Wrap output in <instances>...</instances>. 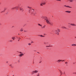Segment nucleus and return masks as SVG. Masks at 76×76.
I'll return each mask as SVG.
<instances>
[{
  "label": "nucleus",
  "mask_w": 76,
  "mask_h": 76,
  "mask_svg": "<svg viewBox=\"0 0 76 76\" xmlns=\"http://www.w3.org/2000/svg\"><path fill=\"white\" fill-rule=\"evenodd\" d=\"M45 20L46 22L48 24L50 25H53V23L50 22L48 20V19L47 17H46V18H45Z\"/></svg>",
  "instance_id": "nucleus-1"
},
{
  "label": "nucleus",
  "mask_w": 76,
  "mask_h": 76,
  "mask_svg": "<svg viewBox=\"0 0 76 76\" xmlns=\"http://www.w3.org/2000/svg\"><path fill=\"white\" fill-rule=\"evenodd\" d=\"M60 30L58 29L57 30L55 31V33L57 35L59 34V32H60Z\"/></svg>",
  "instance_id": "nucleus-2"
},
{
  "label": "nucleus",
  "mask_w": 76,
  "mask_h": 76,
  "mask_svg": "<svg viewBox=\"0 0 76 76\" xmlns=\"http://www.w3.org/2000/svg\"><path fill=\"white\" fill-rule=\"evenodd\" d=\"M32 10H31V11H30V10L29 11V13H30L31 15H33V12H34V10L33 9H32Z\"/></svg>",
  "instance_id": "nucleus-3"
},
{
  "label": "nucleus",
  "mask_w": 76,
  "mask_h": 76,
  "mask_svg": "<svg viewBox=\"0 0 76 76\" xmlns=\"http://www.w3.org/2000/svg\"><path fill=\"white\" fill-rule=\"evenodd\" d=\"M36 14H37V12H35L34 13V12H33V14L34 16H36Z\"/></svg>",
  "instance_id": "nucleus-4"
},
{
  "label": "nucleus",
  "mask_w": 76,
  "mask_h": 76,
  "mask_svg": "<svg viewBox=\"0 0 76 76\" xmlns=\"http://www.w3.org/2000/svg\"><path fill=\"white\" fill-rule=\"evenodd\" d=\"M38 72V70H35L34 71V73H37Z\"/></svg>",
  "instance_id": "nucleus-5"
},
{
  "label": "nucleus",
  "mask_w": 76,
  "mask_h": 76,
  "mask_svg": "<svg viewBox=\"0 0 76 76\" xmlns=\"http://www.w3.org/2000/svg\"><path fill=\"white\" fill-rule=\"evenodd\" d=\"M20 10H22V12H23V8H20Z\"/></svg>",
  "instance_id": "nucleus-6"
},
{
  "label": "nucleus",
  "mask_w": 76,
  "mask_h": 76,
  "mask_svg": "<svg viewBox=\"0 0 76 76\" xmlns=\"http://www.w3.org/2000/svg\"><path fill=\"white\" fill-rule=\"evenodd\" d=\"M65 7H69V8H72V7H70L69 6H66V5H64Z\"/></svg>",
  "instance_id": "nucleus-7"
},
{
  "label": "nucleus",
  "mask_w": 76,
  "mask_h": 76,
  "mask_svg": "<svg viewBox=\"0 0 76 76\" xmlns=\"http://www.w3.org/2000/svg\"><path fill=\"white\" fill-rule=\"evenodd\" d=\"M18 8H19V6L16 7H15V9H16V10H18Z\"/></svg>",
  "instance_id": "nucleus-8"
},
{
  "label": "nucleus",
  "mask_w": 76,
  "mask_h": 76,
  "mask_svg": "<svg viewBox=\"0 0 76 76\" xmlns=\"http://www.w3.org/2000/svg\"><path fill=\"white\" fill-rule=\"evenodd\" d=\"M22 56H23V54H22V53L20 54V57H22Z\"/></svg>",
  "instance_id": "nucleus-9"
},
{
  "label": "nucleus",
  "mask_w": 76,
  "mask_h": 76,
  "mask_svg": "<svg viewBox=\"0 0 76 76\" xmlns=\"http://www.w3.org/2000/svg\"><path fill=\"white\" fill-rule=\"evenodd\" d=\"M58 63H60V62H61V60H58L57 61Z\"/></svg>",
  "instance_id": "nucleus-10"
},
{
  "label": "nucleus",
  "mask_w": 76,
  "mask_h": 76,
  "mask_svg": "<svg viewBox=\"0 0 76 76\" xmlns=\"http://www.w3.org/2000/svg\"><path fill=\"white\" fill-rule=\"evenodd\" d=\"M45 28V25L43 27H42V29L44 28Z\"/></svg>",
  "instance_id": "nucleus-11"
},
{
  "label": "nucleus",
  "mask_w": 76,
  "mask_h": 76,
  "mask_svg": "<svg viewBox=\"0 0 76 76\" xmlns=\"http://www.w3.org/2000/svg\"><path fill=\"white\" fill-rule=\"evenodd\" d=\"M61 28H63V29H64V28L66 29V28L65 27H64V26H62V27Z\"/></svg>",
  "instance_id": "nucleus-12"
},
{
  "label": "nucleus",
  "mask_w": 76,
  "mask_h": 76,
  "mask_svg": "<svg viewBox=\"0 0 76 76\" xmlns=\"http://www.w3.org/2000/svg\"><path fill=\"white\" fill-rule=\"evenodd\" d=\"M71 25H72V26H76V25L74 24H71Z\"/></svg>",
  "instance_id": "nucleus-13"
},
{
  "label": "nucleus",
  "mask_w": 76,
  "mask_h": 76,
  "mask_svg": "<svg viewBox=\"0 0 76 76\" xmlns=\"http://www.w3.org/2000/svg\"><path fill=\"white\" fill-rule=\"evenodd\" d=\"M65 12H67V13H70L71 12L69 11H65Z\"/></svg>",
  "instance_id": "nucleus-14"
},
{
  "label": "nucleus",
  "mask_w": 76,
  "mask_h": 76,
  "mask_svg": "<svg viewBox=\"0 0 76 76\" xmlns=\"http://www.w3.org/2000/svg\"><path fill=\"white\" fill-rule=\"evenodd\" d=\"M12 39H13V40H14L15 39V37H12Z\"/></svg>",
  "instance_id": "nucleus-15"
},
{
  "label": "nucleus",
  "mask_w": 76,
  "mask_h": 76,
  "mask_svg": "<svg viewBox=\"0 0 76 76\" xmlns=\"http://www.w3.org/2000/svg\"><path fill=\"white\" fill-rule=\"evenodd\" d=\"M59 72H60V73H61V75H62V72H61V70H59Z\"/></svg>",
  "instance_id": "nucleus-16"
},
{
  "label": "nucleus",
  "mask_w": 76,
  "mask_h": 76,
  "mask_svg": "<svg viewBox=\"0 0 76 76\" xmlns=\"http://www.w3.org/2000/svg\"><path fill=\"white\" fill-rule=\"evenodd\" d=\"M76 45L75 44H73L72 45V46H76Z\"/></svg>",
  "instance_id": "nucleus-17"
},
{
  "label": "nucleus",
  "mask_w": 76,
  "mask_h": 76,
  "mask_svg": "<svg viewBox=\"0 0 76 76\" xmlns=\"http://www.w3.org/2000/svg\"><path fill=\"white\" fill-rule=\"evenodd\" d=\"M51 47V46H50V45H49V46H46V47Z\"/></svg>",
  "instance_id": "nucleus-18"
},
{
  "label": "nucleus",
  "mask_w": 76,
  "mask_h": 76,
  "mask_svg": "<svg viewBox=\"0 0 76 76\" xmlns=\"http://www.w3.org/2000/svg\"><path fill=\"white\" fill-rule=\"evenodd\" d=\"M23 28H21L20 30V31H23Z\"/></svg>",
  "instance_id": "nucleus-19"
},
{
  "label": "nucleus",
  "mask_w": 76,
  "mask_h": 76,
  "mask_svg": "<svg viewBox=\"0 0 76 76\" xmlns=\"http://www.w3.org/2000/svg\"><path fill=\"white\" fill-rule=\"evenodd\" d=\"M16 9V8H15V7L12 8V10H14V9Z\"/></svg>",
  "instance_id": "nucleus-20"
},
{
  "label": "nucleus",
  "mask_w": 76,
  "mask_h": 76,
  "mask_svg": "<svg viewBox=\"0 0 76 76\" xmlns=\"http://www.w3.org/2000/svg\"><path fill=\"white\" fill-rule=\"evenodd\" d=\"M34 71H33L32 72V75H34Z\"/></svg>",
  "instance_id": "nucleus-21"
},
{
  "label": "nucleus",
  "mask_w": 76,
  "mask_h": 76,
  "mask_svg": "<svg viewBox=\"0 0 76 76\" xmlns=\"http://www.w3.org/2000/svg\"><path fill=\"white\" fill-rule=\"evenodd\" d=\"M38 25H39V26H41V27H42V25H40V24H38Z\"/></svg>",
  "instance_id": "nucleus-22"
},
{
  "label": "nucleus",
  "mask_w": 76,
  "mask_h": 76,
  "mask_svg": "<svg viewBox=\"0 0 76 76\" xmlns=\"http://www.w3.org/2000/svg\"><path fill=\"white\" fill-rule=\"evenodd\" d=\"M42 4H43L44 5V4H45V2L43 3H42Z\"/></svg>",
  "instance_id": "nucleus-23"
},
{
  "label": "nucleus",
  "mask_w": 76,
  "mask_h": 76,
  "mask_svg": "<svg viewBox=\"0 0 76 76\" xmlns=\"http://www.w3.org/2000/svg\"><path fill=\"white\" fill-rule=\"evenodd\" d=\"M39 36H40V37H44V36L42 35H40Z\"/></svg>",
  "instance_id": "nucleus-24"
},
{
  "label": "nucleus",
  "mask_w": 76,
  "mask_h": 76,
  "mask_svg": "<svg viewBox=\"0 0 76 76\" xmlns=\"http://www.w3.org/2000/svg\"><path fill=\"white\" fill-rule=\"evenodd\" d=\"M44 44H45V45H47V43L45 42H44Z\"/></svg>",
  "instance_id": "nucleus-25"
},
{
  "label": "nucleus",
  "mask_w": 76,
  "mask_h": 76,
  "mask_svg": "<svg viewBox=\"0 0 76 76\" xmlns=\"http://www.w3.org/2000/svg\"><path fill=\"white\" fill-rule=\"evenodd\" d=\"M42 4H42V3H41V4H40L41 6H43V5Z\"/></svg>",
  "instance_id": "nucleus-26"
},
{
  "label": "nucleus",
  "mask_w": 76,
  "mask_h": 76,
  "mask_svg": "<svg viewBox=\"0 0 76 76\" xmlns=\"http://www.w3.org/2000/svg\"><path fill=\"white\" fill-rule=\"evenodd\" d=\"M10 67H12V65H10Z\"/></svg>",
  "instance_id": "nucleus-27"
},
{
  "label": "nucleus",
  "mask_w": 76,
  "mask_h": 76,
  "mask_svg": "<svg viewBox=\"0 0 76 76\" xmlns=\"http://www.w3.org/2000/svg\"><path fill=\"white\" fill-rule=\"evenodd\" d=\"M57 1H61V0H56Z\"/></svg>",
  "instance_id": "nucleus-28"
},
{
  "label": "nucleus",
  "mask_w": 76,
  "mask_h": 76,
  "mask_svg": "<svg viewBox=\"0 0 76 76\" xmlns=\"http://www.w3.org/2000/svg\"><path fill=\"white\" fill-rule=\"evenodd\" d=\"M31 44L30 43H29L28 44V45H31Z\"/></svg>",
  "instance_id": "nucleus-29"
},
{
  "label": "nucleus",
  "mask_w": 76,
  "mask_h": 76,
  "mask_svg": "<svg viewBox=\"0 0 76 76\" xmlns=\"http://www.w3.org/2000/svg\"><path fill=\"white\" fill-rule=\"evenodd\" d=\"M70 1H71V2H73V0H71Z\"/></svg>",
  "instance_id": "nucleus-30"
},
{
  "label": "nucleus",
  "mask_w": 76,
  "mask_h": 76,
  "mask_svg": "<svg viewBox=\"0 0 76 76\" xmlns=\"http://www.w3.org/2000/svg\"><path fill=\"white\" fill-rule=\"evenodd\" d=\"M28 8H29V9H30V7H28Z\"/></svg>",
  "instance_id": "nucleus-31"
},
{
  "label": "nucleus",
  "mask_w": 76,
  "mask_h": 76,
  "mask_svg": "<svg viewBox=\"0 0 76 76\" xmlns=\"http://www.w3.org/2000/svg\"><path fill=\"white\" fill-rule=\"evenodd\" d=\"M19 53H20L21 54H22V53L21 52H19Z\"/></svg>",
  "instance_id": "nucleus-32"
},
{
  "label": "nucleus",
  "mask_w": 76,
  "mask_h": 76,
  "mask_svg": "<svg viewBox=\"0 0 76 76\" xmlns=\"http://www.w3.org/2000/svg\"><path fill=\"white\" fill-rule=\"evenodd\" d=\"M10 42H12V40H10Z\"/></svg>",
  "instance_id": "nucleus-33"
},
{
  "label": "nucleus",
  "mask_w": 76,
  "mask_h": 76,
  "mask_svg": "<svg viewBox=\"0 0 76 76\" xmlns=\"http://www.w3.org/2000/svg\"><path fill=\"white\" fill-rule=\"evenodd\" d=\"M67 64V62H65V64Z\"/></svg>",
  "instance_id": "nucleus-34"
},
{
  "label": "nucleus",
  "mask_w": 76,
  "mask_h": 76,
  "mask_svg": "<svg viewBox=\"0 0 76 76\" xmlns=\"http://www.w3.org/2000/svg\"><path fill=\"white\" fill-rule=\"evenodd\" d=\"M6 63H8V61H7Z\"/></svg>",
  "instance_id": "nucleus-35"
},
{
  "label": "nucleus",
  "mask_w": 76,
  "mask_h": 76,
  "mask_svg": "<svg viewBox=\"0 0 76 76\" xmlns=\"http://www.w3.org/2000/svg\"><path fill=\"white\" fill-rule=\"evenodd\" d=\"M1 25V23H0V25Z\"/></svg>",
  "instance_id": "nucleus-36"
},
{
  "label": "nucleus",
  "mask_w": 76,
  "mask_h": 76,
  "mask_svg": "<svg viewBox=\"0 0 76 76\" xmlns=\"http://www.w3.org/2000/svg\"><path fill=\"white\" fill-rule=\"evenodd\" d=\"M2 12H3V11H2L1 12V13H2Z\"/></svg>",
  "instance_id": "nucleus-37"
},
{
  "label": "nucleus",
  "mask_w": 76,
  "mask_h": 76,
  "mask_svg": "<svg viewBox=\"0 0 76 76\" xmlns=\"http://www.w3.org/2000/svg\"><path fill=\"white\" fill-rule=\"evenodd\" d=\"M19 39H20V37H19Z\"/></svg>",
  "instance_id": "nucleus-38"
},
{
  "label": "nucleus",
  "mask_w": 76,
  "mask_h": 76,
  "mask_svg": "<svg viewBox=\"0 0 76 76\" xmlns=\"http://www.w3.org/2000/svg\"><path fill=\"white\" fill-rule=\"evenodd\" d=\"M24 31V32H26V31Z\"/></svg>",
  "instance_id": "nucleus-39"
},
{
  "label": "nucleus",
  "mask_w": 76,
  "mask_h": 76,
  "mask_svg": "<svg viewBox=\"0 0 76 76\" xmlns=\"http://www.w3.org/2000/svg\"><path fill=\"white\" fill-rule=\"evenodd\" d=\"M37 76H39V75H37Z\"/></svg>",
  "instance_id": "nucleus-40"
},
{
  "label": "nucleus",
  "mask_w": 76,
  "mask_h": 76,
  "mask_svg": "<svg viewBox=\"0 0 76 76\" xmlns=\"http://www.w3.org/2000/svg\"><path fill=\"white\" fill-rule=\"evenodd\" d=\"M18 35H19V34H18Z\"/></svg>",
  "instance_id": "nucleus-41"
},
{
  "label": "nucleus",
  "mask_w": 76,
  "mask_h": 76,
  "mask_svg": "<svg viewBox=\"0 0 76 76\" xmlns=\"http://www.w3.org/2000/svg\"><path fill=\"white\" fill-rule=\"evenodd\" d=\"M75 38H76V37H75Z\"/></svg>",
  "instance_id": "nucleus-42"
},
{
  "label": "nucleus",
  "mask_w": 76,
  "mask_h": 76,
  "mask_svg": "<svg viewBox=\"0 0 76 76\" xmlns=\"http://www.w3.org/2000/svg\"><path fill=\"white\" fill-rule=\"evenodd\" d=\"M30 8L31 9V7H30Z\"/></svg>",
  "instance_id": "nucleus-43"
},
{
  "label": "nucleus",
  "mask_w": 76,
  "mask_h": 76,
  "mask_svg": "<svg viewBox=\"0 0 76 76\" xmlns=\"http://www.w3.org/2000/svg\"><path fill=\"white\" fill-rule=\"evenodd\" d=\"M64 61V60H63V61Z\"/></svg>",
  "instance_id": "nucleus-44"
},
{
  "label": "nucleus",
  "mask_w": 76,
  "mask_h": 76,
  "mask_svg": "<svg viewBox=\"0 0 76 76\" xmlns=\"http://www.w3.org/2000/svg\"><path fill=\"white\" fill-rule=\"evenodd\" d=\"M19 41V40H18V41Z\"/></svg>",
  "instance_id": "nucleus-45"
},
{
  "label": "nucleus",
  "mask_w": 76,
  "mask_h": 76,
  "mask_svg": "<svg viewBox=\"0 0 76 76\" xmlns=\"http://www.w3.org/2000/svg\"><path fill=\"white\" fill-rule=\"evenodd\" d=\"M38 53H39V52H38Z\"/></svg>",
  "instance_id": "nucleus-46"
},
{
  "label": "nucleus",
  "mask_w": 76,
  "mask_h": 76,
  "mask_svg": "<svg viewBox=\"0 0 76 76\" xmlns=\"http://www.w3.org/2000/svg\"><path fill=\"white\" fill-rule=\"evenodd\" d=\"M41 63V62H40L39 63Z\"/></svg>",
  "instance_id": "nucleus-47"
},
{
  "label": "nucleus",
  "mask_w": 76,
  "mask_h": 76,
  "mask_svg": "<svg viewBox=\"0 0 76 76\" xmlns=\"http://www.w3.org/2000/svg\"><path fill=\"white\" fill-rule=\"evenodd\" d=\"M12 27H13V26H12Z\"/></svg>",
  "instance_id": "nucleus-48"
}]
</instances>
